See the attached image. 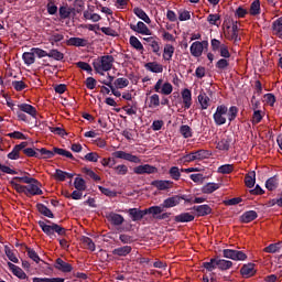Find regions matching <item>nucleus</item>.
Segmentation results:
<instances>
[{"instance_id":"obj_1","label":"nucleus","mask_w":282,"mask_h":282,"mask_svg":"<svg viewBox=\"0 0 282 282\" xmlns=\"http://www.w3.org/2000/svg\"><path fill=\"white\" fill-rule=\"evenodd\" d=\"M238 113H239V108H237V106H231L229 109L226 105L217 106L216 111L213 116L214 122L217 127H221L223 124H226V116H227L230 124V122L237 119Z\"/></svg>"},{"instance_id":"obj_2","label":"nucleus","mask_w":282,"mask_h":282,"mask_svg":"<svg viewBox=\"0 0 282 282\" xmlns=\"http://www.w3.org/2000/svg\"><path fill=\"white\" fill-rule=\"evenodd\" d=\"M40 228L42 229L44 235H47L50 239H54L56 237V234L59 237H65L67 235V229L59 226L58 224L52 223L51 225L45 224L44 220L37 221ZM56 232V234H54Z\"/></svg>"},{"instance_id":"obj_3","label":"nucleus","mask_w":282,"mask_h":282,"mask_svg":"<svg viewBox=\"0 0 282 282\" xmlns=\"http://www.w3.org/2000/svg\"><path fill=\"white\" fill-rule=\"evenodd\" d=\"M115 61L116 58H113L112 55H104L99 57V59L93 62V67L97 74L105 76V73L102 72H111Z\"/></svg>"},{"instance_id":"obj_4","label":"nucleus","mask_w":282,"mask_h":282,"mask_svg":"<svg viewBox=\"0 0 282 282\" xmlns=\"http://www.w3.org/2000/svg\"><path fill=\"white\" fill-rule=\"evenodd\" d=\"M161 213L162 208L153 206L143 210L140 208H130L128 210V215L132 221H142L145 215H160Z\"/></svg>"},{"instance_id":"obj_5","label":"nucleus","mask_w":282,"mask_h":282,"mask_svg":"<svg viewBox=\"0 0 282 282\" xmlns=\"http://www.w3.org/2000/svg\"><path fill=\"white\" fill-rule=\"evenodd\" d=\"M223 257H225V259H231L232 261H246V259H248V254L235 249H224Z\"/></svg>"},{"instance_id":"obj_6","label":"nucleus","mask_w":282,"mask_h":282,"mask_svg":"<svg viewBox=\"0 0 282 282\" xmlns=\"http://www.w3.org/2000/svg\"><path fill=\"white\" fill-rule=\"evenodd\" d=\"M210 155V152L208 150H197L194 152H191L183 156L184 162H195L200 160H206Z\"/></svg>"},{"instance_id":"obj_7","label":"nucleus","mask_w":282,"mask_h":282,"mask_svg":"<svg viewBox=\"0 0 282 282\" xmlns=\"http://www.w3.org/2000/svg\"><path fill=\"white\" fill-rule=\"evenodd\" d=\"M182 198L180 195H174L163 200V203L159 206H152L153 208H161V213H164V208H175V206H180Z\"/></svg>"},{"instance_id":"obj_8","label":"nucleus","mask_w":282,"mask_h":282,"mask_svg":"<svg viewBox=\"0 0 282 282\" xmlns=\"http://www.w3.org/2000/svg\"><path fill=\"white\" fill-rule=\"evenodd\" d=\"M133 173H135V175H155V173H159V170L154 165L143 164L135 166Z\"/></svg>"},{"instance_id":"obj_9","label":"nucleus","mask_w":282,"mask_h":282,"mask_svg":"<svg viewBox=\"0 0 282 282\" xmlns=\"http://www.w3.org/2000/svg\"><path fill=\"white\" fill-rule=\"evenodd\" d=\"M112 158H116L117 160H127V162H132L133 164H140V162H142L138 155H133L124 151L113 152Z\"/></svg>"},{"instance_id":"obj_10","label":"nucleus","mask_w":282,"mask_h":282,"mask_svg":"<svg viewBox=\"0 0 282 282\" xmlns=\"http://www.w3.org/2000/svg\"><path fill=\"white\" fill-rule=\"evenodd\" d=\"M130 30H132V32H137L138 34L151 36V30L142 21H139L137 24H130Z\"/></svg>"},{"instance_id":"obj_11","label":"nucleus","mask_w":282,"mask_h":282,"mask_svg":"<svg viewBox=\"0 0 282 282\" xmlns=\"http://www.w3.org/2000/svg\"><path fill=\"white\" fill-rule=\"evenodd\" d=\"M151 186L158 188V191H169L173 188V181L155 180L151 182Z\"/></svg>"},{"instance_id":"obj_12","label":"nucleus","mask_w":282,"mask_h":282,"mask_svg":"<svg viewBox=\"0 0 282 282\" xmlns=\"http://www.w3.org/2000/svg\"><path fill=\"white\" fill-rule=\"evenodd\" d=\"M192 210L196 212V217H206L213 213V208L209 205H197L192 207Z\"/></svg>"},{"instance_id":"obj_13","label":"nucleus","mask_w":282,"mask_h":282,"mask_svg":"<svg viewBox=\"0 0 282 282\" xmlns=\"http://www.w3.org/2000/svg\"><path fill=\"white\" fill-rule=\"evenodd\" d=\"M107 219L112 224V226H122L124 224V217L120 214H116L113 212H110L107 214Z\"/></svg>"},{"instance_id":"obj_14","label":"nucleus","mask_w":282,"mask_h":282,"mask_svg":"<svg viewBox=\"0 0 282 282\" xmlns=\"http://www.w3.org/2000/svg\"><path fill=\"white\" fill-rule=\"evenodd\" d=\"M54 268L56 270H59V272H72L74 270V267H72L70 263L65 262L63 259L57 258L55 260Z\"/></svg>"},{"instance_id":"obj_15","label":"nucleus","mask_w":282,"mask_h":282,"mask_svg":"<svg viewBox=\"0 0 282 282\" xmlns=\"http://www.w3.org/2000/svg\"><path fill=\"white\" fill-rule=\"evenodd\" d=\"M240 274L245 279H250V276H254V274H257V271L254 270V264L253 263L245 264L240 269Z\"/></svg>"},{"instance_id":"obj_16","label":"nucleus","mask_w":282,"mask_h":282,"mask_svg":"<svg viewBox=\"0 0 282 282\" xmlns=\"http://www.w3.org/2000/svg\"><path fill=\"white\" fill-rule=\"evenodd\" d=\"M182 99L185 109H191V105H193V93L191 89L185 88L182 90Z\"/></svg>"},{"instance_id":"obj_17","label":"nucleus","mask_w":282,"mask_h":282,"mask_svg":"<svg viewBox=\"0 0 282 282\" xmlns=\"http://www.w3.org/2000/svg\"><path fill=\"white\" fill-rule=\"evenodd\" d=\"M174 221H176V224H188L195 221V216L191 213H182L174 217Z\"/></svg>"},{"instance_id":"obj_18","label":"nucleus","mask_w":282,"mask_h":282,"mask_svg":"<svg viewBox=\"0 0 282 282\" xmlns=\"http://www.w3.org/2000/svg\"><path fill=\"white\" fill-rule=\"evenodd\" d=\"M18 109H20V111H22L23 113H28L29 116H31V118H36V108L30 104H20L18 105Z\"/></svg>"},{"instance_id":"obj_19","label":"nucleus","mask_w":282,"mask_h":282,"mask_svg":"<svg viewBox=\"0 0 282 282\" xmlns=\"http://www.w3.org/2000/svg\"><path fill=\"white\" fill-rule=\"evenodd\" d=\"M189 52H191L192 56H194L195 58H199V56H202V54H204V48L202 47V42H199V41L193 42L189 47Z\"/></svg>"},{"instance_id":"obj_20","label":"nucleus","mask_w":282,"mask_h":282,"mask_svg":"<svg viewBox=\"0 0 282 282\" xmlns=\"http://www.w3.org/2000/svg\"><path fill=\"white\" fill-rule=\"evenodd\" d=\"M8 268L12 271L14 276H18V279H28V274H25V271L20 267L15 265L14 263L8 262Z\"/></svg>"},{"instance_id":"obj_21","label":"nucleus","mask_w":282,"mask_h":282,"mask_svg":"<svg viewBox=\"0 0 282 282\" xmlns=\"http://www.w3.org/2000/svg\"><path fill=\"white\" fill-rule=\"evenodd\" d=\"M271 30L274 36L282 39V17L272 22Z\"/></svg>"},{"instance_id":"obj_22","label":"nucleus","mask_w":282,"mask_h":282,"mask_svg":"<svg viewBox=\"0 0 282 282\" xmlns=\"http://www.w3.org/2000/svg\"><path fill=\"white\" fill-rule=\"evenodd\" d=\"M257 217H259V214H257L256 210H248L240 216V221L242 224H250L251 221H254Z\"/></svg>"},{"instance_id":"obj_23","label":"nucleus","mask_w":282,"mask_h":282,"mask_svg":"<svg viewBox=\"0 0 282 282\" xmlns=\"http://www.w3.org/2000/svg\"><path fill=\"white\" fill-rule=\"evenodd\" d=\"M144 67L148 69V72H152V74H162V72H164V66L158 62H149L144 65Z\"/></svg>"},{"instance_id":"obj_24","label":"nucleus","mask_w":282,"mask_h":282,"mask_svg":"<svg viewBox=\"0 0 282 282\" xmlns=\"http://www.w3.org/2000/svg\"><path fill=\"white\" fill-rule=\"evenodd\" d=\"M216 268H218V270H221L223 272L226 270H230V268H232V261L220 259L219 256H217Z\"/></svg>"},{"instance_id":"obj_25","label":"nucleus","mask_w":282,"mask_h":282,"mask_svg":"<svg viewBox=\"0 0 282 282\" xmlns=\"http://www.w3.org/2000/svg\"><path fill=\"white\" fill-rule=\"evenodd\" d=\"M245 184L247 188H254V184H257V172L251 171L245 176Z\"/></svg>"},{"instance_id":"obj_26","label":"nucleus","mask_w":282,"mask_h":282,"mask_svg":"<svg viewBox=\"0 0 282 282\" xmlns=\"http://www.w3.org/2000/svg\"><path fill=\"white\" fill-rule=\"evenodd\" d=\"M73 10L74 8H69L67 4L59 7V20L65 21L66 19H69L72 17Z\"/></svg>"},{"instance_id":"obj_27","label":"nucleus","mask_w":282,"mask_h":282,"mask_svg":"<svg viewBox=\"0 0 282 282\" xmlns=\"http://www.w3.org/2000/svg\"><path fill=\"white\" fill-rule=\"evenodd\" d=\"M173 54H175V46L172 44H165L163 48V61H172Z\"/></svg>"},{"instance_id":"obj_28","label":"nucleus","mask_w":282,"mask_h":282,"mask_svg":"<svg viewBox=\"0 0 282 282\" xmlns=\"http://www.w3.org/2000/svg\"><path fill=\"white\" fill-rule=\"evenodd\" d=\"M89 42L83 37H70L68 40V45H73L74 47H87Z\"/></svg>"},{"instance_id":"obj_29","label":"nucleus","mask_w":282,"mask_h":282,"mask_svg":"<svg viewBox=\"0 0 282 282\" xmlns=\"http://www.w3.org/2000/svg\"><path fill=\"white\" fill-rule=\"evenodd\" d=\"M131 246H123L113 249L112 254H115V257H127V254H131Z\"/></svg>"},{"instance_id":"obj_30","label":"nucleus","mask_w":282,"mask_h":282,"mask_svg":"<svg viewBox=\"0 0 282 282\" xmlns=\"http://www.w3.org/2000/svg\"><path fill=\"white\" fill-rule=\"evenodd\" d=\"M219 183H207L202 187V193L205 195H210L212 193H215V191H219Z\"/></svg>"},{"instance_id":"obj_31","label":"nucleus","mask_w":282,"mask_h":282,"mask_svg":"<svg viewBox=\"0 0 282 282\" xmlns=\"http://www.w3.org/2000/svg\"><path fill=\"white\" fill-rule=\"evenodd\" d=\"M198 102L202 107L203 110L208 109V107H210V97H208V95H206V93H200L198 95Z\"/></svg>"},{"instance_id":"obj_32","label":"nucleus","mask_w":282,"mask_h":282,"mask_svg":"<svg viewBox=\"0 0 282 282\" xmlns=\"http://www.w3.org/2000/svg\"><path fill=\"white\" fill-rule=\"evenodd\" d=\"M36 208L39 213L44 217H48V219H54V213H52V210L47 208V206H45L44 204L39 203L36 205Z\"/></svg>"},{"instance_id":"obj_33","label":"nucleus","mask_w":282,"mask_h":282,"mask_svg":"<svg viewBox=\"0 0 282 282\" xmlns=\"http://www.w3.org/2000/svg\"><path fill=\"white\" fill-rule=\"evenodd\" d=\"M133 12L135 17H138V19H141V21H144V23H151V18H149V14H147V12L141 8L135 7L133 9Z\"/></svg>"},{"instance_id":"obj_34","label":"nucleus","mask_w":282,"mask_h":282,"mask_svg":"<svg viewBox=\"0 0 282 282\" xmlns=\"http://www.w3.org/2000/svg\"><path fill=\"white\" fill-rule=\"evenodd\" d=\"M215 67L218 72H226L228 67H230V61H228L226 57H223L217 61Z\"/></svg>"},{"instance_id":"obj_35","label":"nucleus","mask_w":282,"mask_h":282,"mask_svg":"<svg viewBox=\"0 0 282 282\" xmlns=\"http://www.w3.org/2000/svg\"><path fill=\"white\" fill-rule=\"evenodd\" d=\"M232 143V139L230 137L223 138L218 143H217V149L219 151H228L230 149V144Z\"/></svg>"},{"instance_id":"obj_36","label":"nucleus","mask_w":282,"mask_h":282,"mask_svg":"<svg viewBox=\"0 0 282 282\" xmlns=\"http://www.w3.org/2000/svg\"><path fill=\"white\" fill-rule=\"evenodd\" d=\"M11 182H17V184H36L39 181L29 176H15L11 180Z\"/></svg>"},{"instance_id":"obj_37","label":"nucleus","mask_w":282,"mask_h":282,"mask_svg":"<svg viewBox=\"0 0 282 282\" xmlns=\"http://www.w3.org/2000/svg\"><path fill=\"white\" fill-rule=\"evenodd\" d=\"M265 188L269 191H276L279 188V176L274 175L265 182Z\"/></svg>"},{"instance_id":"obj_38","label":"nucleus","mask_w":282,"mask_h":282,"mask_svg":"<svg viewBox=\"0 0 282 282\" xmlns=\"http://www.w3.org/2000/svg\"><path fill=\"white\" fill-rule=\"evenodd\" d=\"M36 151L39 152V155H41V160H52V158H54L56 154V152H54V148L53 151H50L45 148L36 149Z\"/></svg>"},{"instance_id":"obj_39","label":"nucleus","mask_w":282,"mask_h":282,"mask_svg":"<svg viewBox=\"0 0 282 282\" xmlns=\"http://www.w3.org/2000/svg\"><path fill=\"white\" fill-rule=\"evenodd\" d=\"M249 14H251V17H257V15L261 14V1L254 0L251 3Z\"/></svg>"},{"instance_id":"obj_40","label":"nucleus","mask_w":282,"mask_h":282,"mask_svg":"<svg viewBox=\"0 0 282 282\" xmlns=\"http://www.w3.org/2000/svg\"><path fill=\"white\" fill-rule=\"evenodd\" d=\"M22 59L24 62V65H28V67H30V65H34L36 58L34 57V52H25L22 55Z\"/></svg>"},{"instance_id":"obj_41","label":"nucleus","mask_w":282,"mask_h":282,"mask_svg":"<svg viewBox=\"0 0 282 282\" xmlns=\"http://www.w3.org/2000/svg\"><path fill=\"white\" fill-rule=\"evenodd\" d=\"M24 250H26V254L29 257V259H32V261H34L35 263H39L41 261V257H39V253H36V251L25 245H22Z\"/></svg>"},{"instance_id":"obj_42","label":"nucleus","mask_w":282,"mask_h":282,"mask_svg":"<svg viewBox=\"0 0 282 282\" xmlns=\"http://www.w3.org/2000/svg\"><path fill=\"white\" fill-rule=\"evenodd\" d=\"M64 39L65 35H63V33L53 32L48 36V43H51V45H56V43H61Z\"/></svg>"},{"instance_id":"obj_43","label":"nucleus","mask_w":282,"mask_h":282,"mask_svg":"<svg viewBox=\"0 0 282 282\" xmlns=\"http://www.w3.org/2000/svg\"><path fill=\"white\" fill-rule=\"evenodd\" d=\"M169 175H170L171 180H174V182H180V178L182 177V172L180 171V167L172 166L169 170Z\"/></svg>"},{"instance_id":"obj_44","label":"nucleus","mask_w":282,"mask_h":282,"mask_svg":"<svg viewBox=\"0 0 282 282\" xmlns=\"http://www.w3.org/2000/svg\"><path fill=\"white\" fill-rule=\"evenodd\" d=\"M130 45L134 47L138 52H143L144 51V45H142V42L134 35L130 36Z\"/></svg>"},{"instance_id":"obj_45","label":"nucleus","mask_w":282,"mask_h":282,"mask_svg":"<svg viewBox=\"0 0 282 282\" xmlns=\"http://www.w3.org/2000/svg\"><path fill=\"white\" fill-rule=\"evenodd\" d=\"M203 268H205L207 272H213V270H217V257L212 258L208 262H203Z\"/></svg>"},{"instance_id":"obj_46","label":"nucleus","mask_w":282,"mask_h":282,"mask_svg":"<svg viewBox=\"0 0 282 282\" xmlns=\"http://www.w3.org/2000/svg\"><path fill=\"white\" fill-rule=\"evenodd\" d=\"M48 58H53L54 61H63L65 58V54L61 53V51L53 48L48 52Z\"/></svg>"},{"instance_id":"obj_47","label":"nucleus","mask_w":282,"mask_h":282,"mask_svg":"<svg viewBox=\"0 0 282 282\" xmlns=\"http://www.w3.org/2000/svg\"><path fill=\"white\" fill-rule=\"evenodd\" d=\"M180 133L183 138H193V129L188 124L181 126Z\"/></svg>"},{"instance_id":"obj_48","label":"nucleus","mask_w":282,"mask_h":282,"mask_svg":"<svg viewBox=\"0 0 282 282\" xmlns=\"http://www.w3.org/2000/svg\"><path fill=\"white\" fill-rule=\"evenodd\" d=\"M43 195V189H40L39 186L30 183V185L26 186V195Z\"/></svg>"},{"instance_id":"obj_49","label":"nucleus","mask_w":282,"mask_h":282,"mask_svg":"<svg viewBox=\"0 0 282 282\" xmlns=\"http://www.w3.org/2000/svg\"><path fill=\"white\" fill-rule=\"evenodd\" d=\"M76 65L79 69H83L84 72H87V74H89L90 76H94V68H91V65H89V63L77 62Z\"/></svg>"},{"instance_id":"obj_50","label":"nucleus","mask_w":282,"mask_h":282,"mask_svg":"<svg viewBox=\"0 0 282 282\" xmlns=\"http://www.w3.org/2000/svg\"><path fill=\"white\" fill-rule=\"evenodd\" d=\"M232 171H235V166L232 164H225L218 167V173H221V175H230Z\"/></svg>"},{"instance_id":"obj_51","label":"nucleus","mask_w":282,"mask_h":282,"mask_svg":"<svg viewBox=\"0 0 282 282\" xmlns=\"http://www.w3.org/2000/svg\"><path fill=\"white\" fill-rule=\"evenodd\" d=\"M279 250H281V242L271 243L264 248V252H268L269 254H274L279 252Z\"/></svg>"},{"instance_id":"obj_52","label":"nucleus","mask_w":282,"mask_h":282,"mask_svg":"<svg viewBox=\"0 0 282 282\" xmlns=\"http://www.w3.org/2000/svg\"><path fill=\"white\" fill-rule=\"evenodd\" d=\"M11 186H13L14 191L17 193H24V195H28V186L21 185L17 183L15 181H10Z\"/></svg>"},{"instance_id":"obj_53","label":"nucleus","mask_w":282,"mask_h":282,"mask_svg":"<svg viewBox=\"0 0 282 282\" xmlns=\"http://www.w3.org/2000/svg\"><path fill=\"white\" fill-rule=\"evenodd\" d=\"M33 282H65V278H33Z\"/></svg>"},{"instance_id":"obj_54","label":"nucleus","mask_w":282,"mask_h":282,"mask_svg":"<svg viewBox=\"0 0 282 282\" xmlns=\"http://www.w3.org/2000/svg\"><path fill=\"white\" fill-rule=\"evenodd\" d=\"M4 252H6V256L8 257V259L12 261V263H19V258H17V254H14V251H12V249H10V247L6 246Z\"/></svg>"},{"instance_id":"obj_55","label":"nucleus","mask_w":282,"mask_h":282,"mask_svg":"<svg viewBox=\"0 0 282 282\" xmlns=\"http://www.w3.org/2000/svg\"><path fill=\"white\" fill-rule=\"evenodd\" d=\"M54 153H56L57 155H63V158H68L69 160H74V154H72V152L65 149L54 148Z\"/></svg>"},{"instance_id":"obj_56","label":"nucleus","mask_w":282,"mask_h":282,"mask_svg":"<svg viewBox=\"0 0 282 282\" xmlns=\"http://www.w3.org/2000/svg\"><path fill=\"white\" fill-rule=\"evenodd\" d=\"M98 189L102 195H106V197H118V192L111 191L107 187H102L101 185L98 186Z\"/></svg>"},{"instance_id":"obj_57","label":"nucleus","mask_w":282,"mask_h":282,"mask_svg":"<svg viewBox=\"0 0 282 282\" xmlns=\"http://www.w3.org/2000/svg\"><path fill=\"white\" fill-rule=\"evenodd\" d=\"M74 186H75L76 191H86L87 189L85 180L80 178V177L75 178Z\"/></svg>"},{"instance_id":"obj_58","label":"nucleus","mask_w":282,"mask_h":282,"mask_svg":"<svg viewBox=\"0 0 282 282\" xmlns=\"http://www.w3.org/2000/svg\"><path fill=\"white\" fill-rule=\"evenodd\" d=\"M115 86L117 89H124V87H129V79L122 77L117 78L115 80Z\"/></svg>"},{"instance_id":"obj_59","label":"nucleus","mask_w":282,"mask_h":282,"mask_svg":"<svg viewBox=\"0 0 282 282\" xmlns=\"http://www.w3.org/2000/svg\"><path fill=\"white\" fill-rule=\"evenodd\" d=\"M83 173H85V175H87L88 177H90L95 182H100V176H98V174H96V172H94L91 169L84 167Z\"/></svg>"},{"instance_id":"obj_60","label":"nucleus","mask_w":282,"mask_h":282,"mask_svg":"<svg viewBox=\"0 0 282 282\" xmlns=\"http://www.w3.org/2000/svg\"><path fill=\"white\" fill-rule=\"evenodd\" d=\"M82 241H83V245L87 246V249L90 250L91 252L96 250V243H94V240H91V238L83 237Z\"/></svg>"},{"instance_id":"obj_61","label":"nucleus","mask_w":282,"mask_h":282,"mask_svg":"<svg viewBox=\"0 0 282 282\" xmlns=\"http://www.w3.org/2000/svg\"><path fill=\"white\" fill-rule=\"evenodd\" d=\"M24 155L28 158H37V160H41V154H39V151L32 149V148H26L23 150Z\"/></svg>"},{"instance_id":"obj_62","label":"nucleus","mask_w":282,"mask_h":282,"mask_svg":"<svg viewBox=\"0 0 282 282\" xmlns=\"http://www.w3.org/2000/svg\"><path fill=\"white\" fill-rule=\"evenodd\" d=\"M160 94H163V96H171V94H173V85H171V83H164Z\"/></svg>"},{"instance_id":"obj_63","label":"nucleus","mask_w":282,"mask_h":282,"mask_svg":"<svg viewBox=\"0 0 282 282\" xmlns=\"http://www.w3.org/2000/svg\"><path fill=\"white\" fill-rule=\"evenodd\" d=\"M12 87L15 91H23L28 87L23 80H14L12 82Z\"/></svg>"},{"instance_id":"obj_64","label":"nucleus","mask_w":282,"mask_h":282,"mask_svg":"<svg viewBox=\"0 0 282 282\" xmlns=\"http://www.w3.org/2000/svg\"><path fill=\"white\" fill-rule=\"evenodd\" d=\"M207 21L209 22V25H218L217 22L221 21V15L215 13V14H209L207 17Z\"/></svg>"}]
</instances>
